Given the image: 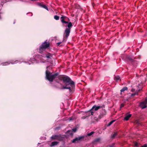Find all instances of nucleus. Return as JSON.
I'll list each match as a JSON object with an SVG mask.
<instances>
[{"label":"nucleus","instance_id":"f257e3e1","mask_svg":"<svg viewBox=\"0 0 147 147\" xmlns=\"http://www.w3.org/2000/svg\"><path fill=\"white\" fill-rule=\"evenodd\" d=\"M65 85L61 88L57 87L61 90L64 89H69V92H72L73 88L75 87V83L70 78L67 76H65L63 81Z\"/></svg>","mask_w":147,"mask_h":147},{"label":"nucleus","instance_id":"f03ea898","mask_svg":"<svg viewBox=\"0 0 147 147\" xmlns=\"http://www.w3.org/2000/svg\"><path fill=\"white\" fill-rule=\"evenodd\" d=\"M46 77L45 78L47 80L50 82H52L53 81L54 79L59 75L58 73H55L53 74H52V73L47 70L45 72Z\"/></svg>","mask_w":147,"mask_h":147},{"label":"nucleus","instance_id":"7ed1b4c3","mask_svg":"<svg viewBox=\"0 0 147 147\" xmlns=\"http://www.w3.org/2000/svg\"><path fill=\"white\" fill-rule=\"evenodd\" d=\"M72 26V24L71 22H70L67 25L65 26L66 27H67V28H66L64 31L63 35L64 38L67 39L68 37L70 32Z\"/></svg>","mask_w":147,"mask_h":147},{"label":"nucleus","instance_id":"20e7f679","mask_svg":"<svg viewBox=\"0 0 147 147\" xmlns=\"http://www.w3.org/2000/svg\"><path fill=\"white\" fill-rule=\"evenodd\" d=\"M47 41V40L45 41L39 47L38 50L39 53H42L46 49L49 47V43Z\"/></svg>","mask_w":147,"mask_h":147},{"label":"nucleus","instance_id":"39448f33","mask_svg":"<svg viewBox=\"0 0 147 147\" xmlns=\"http://www.w3.org/2000/svg\"><path fill=\"white\" fill-rule=\"evenodd\" d=\"M51 138L52 140H56L59 141H62L63 140L64 137L61 135H53L51 136Z\"/></svg>","mask_w":147,"mask_h":147},{"label":"nucleus","instance_id":"423d86ee","mask_svg":"<svg viewBox=\"0 0 147 147\" xmlns=\"http://www.w3.org/2000/svg\"><path fill=\"white\" fill-rule=\"evenodd\" d=\"M61 21V23L63 24H67V25L69 22V19L66 16L63 15H62V16L60 18Z\"/></svg>","mask_w":147,"mask_h":147},{"label":"nucleus","instance_id":"0eeeda50","mask_svg":"<svg viewBox=\"0 0 147 147\" xmlns=\"http://www.w3.org/2000/svg\"><path fill=\"white\" fill-rule=\"evenodd\" d=\"M84 138V136H81L78 137H76L71 141V142L73 143H78L82 141Z\"/></svg>","mask_w":147,"mask_h":147},{"label":"nucleus","instance_id":"6e6552de","mask_svg":"<svg viewBox=\"0 0 147 147\" xmlns=\"http://www.w3.org/2000/svg\"><path fill=\"white\" fill-rule=\"evenodd\" d=\"M147 98H146L145 100L141 102L140 104V107L142 109H144L147 107Z\"/></svg>","mask_w":147,"mask_h":147},{"label":"nucleus","instance_id":"1a4fd4ad","mask_svg":"<svg viewBox=\"0 0 147 147\" xmlns=\"http://www.w3.org/2000/svg\"><path fill=\"white\" fill-rule=\"evenodd\" d=\"M106 114V111L105 109H102L100 111V115L98 116V118L100 119Z\"/></svg>","mask_w":147,"mask_h":147},{"label":"nucleus","instance_id":"9d476101","mask_svg":"<svg viewBox=\"0 0 147 147\" xmlns=\"http://www.w3.org/2000/svg\"><path fill=\"white\" fill-rule=\"evenodd\" d=\"M102 106H96V105H94L92 107L91 109L92 110V111H93V110L96 111L100 108H102Z\"/></svg>","mask_w":147,"mask_h":147},{"label":"nucleus","instance_id":"9b49d317","mask_svg":"<svg viewBox=\"0 0 147 147\" xmlns=\"http://www.w3.org/2000/svg\"><path fill=\"white\" fill-rule=\"evenodd\" d=\"M94 112L91 109L90 110L86 112V116L87 117L91 116V115H93Z\"/></svg>","mask_w":147,"mask_h":147},{"label":"nucleus","instance_id":"f8f14e48","mask_svg":"<svg viewBox=\"0 0 147 147\" xmlns=\"http://www.w3.org/2000/svg\"><path fill=\"white\" fill-rule=\"evenodd\" d=\"M52 57V55L50 53H48L47 54H46L44 55V56H43V57H46L48 59H50Z\"/></svg>","mask_w":147,"mask_h":147},{"label":"nucleus","instance_id":"ddd939ff","mask_svg":"<svg viewBox=\"0 0 147 147\" xmlns=\"http://www.w3.org/2000/svg\"><path fill=\"white\" fill-rule=\"evenodd\" d=\"M65 76L66 75H59L58 76V78L59 80H63V81Z\"/></svg>","mask_w":147,"mask_h":147},{"label":"nucleus","instance_id":"4468645a","mask_svg":"<svg viewBox=\"0 0 147 147\" xmlns=\"http://www.w3.org/2000/svg\"><path fill=\"white\" fill-rule=\"evenodd\" d=\"M58 142L57 141H54L52 142L50 146H54L57 145L58 143Z\"/></svg>","mask_w":147,"mask_h":147},{"label":"nucleus","instance_id":"2eb2a0df","mask_svg":"<svg viewBox=\"0 0 147 147\" xmlns=\"http://www.w3.org/2000/svg\"><path fill=\"white\" fill-rule=\"evenodd\" d=\"M117 135V132H114L113 134L111 135V138L112 139L114 138Z\"/></svg>","mask_w":147,"mask_h":147},{"label":"nucleus","instance_id":"dca6fc26","mask_svg":"<svg viewBox=\"0 0 147 147\" xmlns=\"http://www.w3.org/2000/svg\"><path fill=\"white\" fill-rule=\"evenodd\" d=\"M40 6L44 8V9H46V10H47L48 11L49 10H48V9L47 8V6L45 5H44V4H40Z\"/></svg>","mask_w":147,"mask_h":147},{"label":"nucleus","instance_id":"f3484780","mask_svg":"<svg viewBox=\"0 0 147 147\" xmlns=\"http://www.w3.org/2000/svg\"><path fill=\"white\" fill-rule=\"evenodd\" d=\"M124 120L125 121H128L129 120V113H127L126 114V116L124 119Z\"/></svg>","mask_w":147,"mask_h":147},{"label":"nucleus","instance_id":"a211bd4d","mask_svg":"<svg viewBox=\"0 0 147 147\" xmlns=\"http://www.w3.org/2000/svg\"><path fill=\"white\" fill-rule=\"evenodd\" d=\"M114 80L115 81H117L120 79V77L119 76H115L114 78Z\"/></svg>","mask_w":147,"mask_h":147},{"label":"nucleus","instance_id":"6ab92c4d","mask_svg":"<svg viewBox=\"0 0 147 147\" xmlns=\"http://www.w3.org/2000/svg\"><path fill=\"white\" fill-rule=\"evenodd\" d=\"M140 90H137L136 91V92H134L133 93H132V94H131V96H134L136 94H137V92Z\"/></svg>","mask_w":147,"mask_h":147},{"label":"nucleus","instance_id":"aec40b11","mask_svg":"<svg viewBox=\"0 0 147 147\" xmlns=\"http://www.w3.org/2000/svg\"><path fill=\"white\" fill-rule=\"evenodd\" d=\"M128 88L127 87H125L123 88L121 90V92H123L125 90H127Z\"/></svg>","mask_w":147,"mask_h":147},{"label":"nucleus","instance_id":"412c9836","mask_svg":"<svg viewBox=\"0 0 147 147\" xmlns=\"http://www.w3.org/2000/svg\"><path fill=\"white\" fill-rule=\"evenodd\" d=\"M100 140V138H97L96 139H95L94 141V142H99Z\"/></svg>","mask_w":147,"mask_h":147},{"label":"nucleus","instance_id":"4be33fe9","mask_svg":"<svg viewBox=\"0 0 147 147\" xmlns=\"http://www.w3.org/2000/svg\"><path fill=\"white\" fill-rule=\"evenodd\" d=\"M94 132L93 131H92L90 132V133H89L87 134V136H92V134H93L94 133Z\"/></svg>","mask_w":147,"mask_h":147},{"label":"nucleus","instance_id":"5701e85b","mask_svg":"<svg viewBox=\"0 0 147 147\" xmlns=\"http://www.w3.org/2000/svg\"><path fill=\"white\" fill-rule=\"evenodd\" d=\"M115 120H113V121H110L108 124L107 126H110L114 122H115Z\"/></svg>","mask_w":147,"mask_h":147},{"label":"nucleus","instance_id":"b1692460","mask_svg":"<svg viewBox=\"0 0 147 147\" xmlns=\"http://www.w3.org/2000/svg\"><path fill=\"white\" fill-rule=\"evenodd\" d=\"M59 17L57 16H54V18L56 20H58L59 19Z\"/></svg>","mask_w":147,"mask_h":147},{"label":"nucleus","instance_id":"393cba45","mask_svg":"<svg viewBox=\"0 0 147 147\" xmlns=\"http://www.w3.org/2000/svg\"><path fill=\"white\" fill-rule=\"evenodd\" d=\"M10 63H9L8 62H6L2 63V64L3 65H7L10 64Z\"/></svg>","mask_w":147,"mask_h":147},{"label":"nucleus","instance_id":"a878e982","mask_svg":"<svg viewBox=\"0 0 147 147\" xmlns=\"http://www.w3.org/2000/svg\"><path fill=\"white\" fill-rule=\"evenodd\" d=\"M72 130L73 132H75L76 131L77 129L76 128H73Z\"/></svg>","mask_w":147,"mask_h":147},{"label":"nucleus","instance_id":"bb28decb","mask_svg":"<svg viewBox=\"0 0 147 147\" xmlns=\"http://www.w3.org/2000/svg\"><path fill=\"white\" fill-rule=\"evenodd\" d=\"M87 118V117H86V115H85V116H84L82 117L81 118V119H86Z\"/></svg>","mask_w":147,"mask_h":147},{"label":"nucleus","instance_id":"cd10ccee","mask_svg":"<svg viewBox=\"0 0 147 147\" xmlns=\"http://www.w3.org/2000/svg\"><path fill=\"white\" fill-rule=\"evenodd\" d=\"M147 147V144H145L143 146H141V147Z\"/></svg>","mask_w":147,"mask_h":147},{"label":"nucleus","instance_id":"c85d7f7f","mask_svg":"<svg viewBox=\"0 0 147 147\" xmlns=\"http://www.w3.org/2000/svg\"><path fill=\"white\" fill-rule=\"evenodd\" d=\"M135 145L136 146L138 147V144L137 142H136L135 144Z\"/></svg>","mask_w":147,"mask_h":147},{"label":"nucleus","instance_id":"c756f323","mask_svg":"<svg viewBox=\"0 0 147 147\" xmlns=\"http://www.w3.org/2000/svg\"><path fill=\"white\" fill-rule=\"evenodd\" d=\"M124 106V105L123 104H121L120 106V108H121L123 107Z\"/></svg>","mask_w":147,"mask_h":147},{"label":"nucleus","instance_id":"7c9ffc66","mask_svg":"<svg viewBox=\"0 0 147 147\" xmlns=\"http://www.w3.org/2000/svg\"><path fill=\"white\" fill-rule=\"evenodd\" d=\"M131 91L132 92H135V89L133 88L131 90Z\"/></svg>","mask_w":147,"mask_h":147},{"label":"nucleus","instance_id":"2f4dec72","mask_svg":"<svg viewBox=\"0 0 147 147\" xmlns=\"http://www.w3.org/2000/svg\"><path fill=\"white\" fill-rule=\"evenodd\" d=\"M114 145V144H113L112 145H110V147H113Z\"/></svg>","mask_w":147,"mask_h":147},{"label":"nucleus","instance_id":"473e14b6","mask_svg":"<svg viewBox=\"0 0 147 147\" xmlns=\"http://www.w3.org/2000/svg\"><path fill=\"white\" fill-rule=\"evenodd\" d=\"M61 43V42H58L57 43V45L58 46H59Z\"/></svg>","mask_w":147,"mask_h":147},{"label":"nucleus","instance_id":"72a5a7b5","mask_svg":"<svg viewBox=\"0 0 147 147\" xmlns=\"http://www.w3.org/2000/svg\"><path fill=\"white\" fill-rule=\"evenodd\" d=\"M94 3H92V6H93V7H94Z\"/></svg>","mask_w":147,"mask_h":147},{"label":"nucleus","instance_id":"f704fd0d","mask_svg":"<svg viewBox=\"0 0 147 147\" xmlns=\"http://www.w3.org/2000/svg\"><path fill=\"white\" fill-rule=\"evenodd\" d=\"M71 131H71V130H68V131H67V132L68 133H69V132H71Z\"/></svg>","mask_w":147,"mask_h":147},{"label":"nucleus","instance_id":"c9c22d12","mask_svg":"<svg viewBox=\"0 0 147 147\" xmlns=\"http://www.w3.org/2000/svg\"><path fill=\"white\" fill-rule=\"evenodd\" d=\"M131 114H129V118H130V117H131Z\"/></svg>","mask_w":147,"mask_h":147},{"label":"nucleus","instance_id":"e433bc0d","mask_svg":"<svg viewBox=\"0 0 147 147\" xmlns=\"http://www.w3.org/2000/svg\"><path fill=\"white\" fill-rule=\"evenodd\" d=\"M39 56H40V58H41V57H42V56H41V55H39Z\"/></svg>","mask_w":147,"mask_h":147},{"label":"nucleus","instance_id":"4c0bfd02","mask_svg":"<svg viewBox=\"0 0 147 147\" xmlns=\"http://www.w3.org/2000/svg\"><path fill=\"white\" fill-rule=\"evenodd\" d=\"M72 120V119H71V118H70V120Z\"/></svg>","mask_w":147,"mask_h":147},{"label":"nucleus","instance_id":"58836bf2","mask_svg":"<svg viewBox=\"0 0 147 147\" xmlns=\"http://www.w3.org/2000/svg\"><path fill=\"white\" fill-rule=\"evenodd\" d=\"M11 64H13V63H12V62H11L10 63Z\"/></svg>","mask_w":147,"mask_h":147},{"label":"nucleus","instance_id":"ea45409f","mask_svg":"<svg viewBox=\"0 0 147 147\" xmlns=\"http://www.w3.org/2000/svg\"><path fill=\"white\" fill-rule=\"evenodd\" d=\"M1 19V16L0 15V19Z\"/></svg>","mask_w":147,"mask_h":147},{"label":"nucleus","instance_id":"a19ab883","mask_svg":"<svg viewBox=\"0 0 147 147\" xmlns=\"http://www.w3.org/2000/svg\"><path fill=\"white\" fill-rule=\"evenodd\" d=\"M56 82H57V83H59V82L58 81H56Z\"/></svg>","mask_w":147,"mask_h":147},{"label":"nucleus","instance_id":"79ce46f5","mask_svg":"<svg viewBox=\"0 0 147 147\" xmlns=\"http://www.w3.org/2000/svg\"><path fill=\"white\" fill-rule=\"evenodd\" d=\"M129 61L130 60V58H129Z\"/></svg>","mask_w":147,"mask_h":147},{"label":"nucleus","instance_id":"37998d69","mask_svg":"<svg viewBox=\"0 0 147 147\" xmlns=\"http://www.w3.org/2000/svg\"><path fill=\"white\" fill-rule=\"evenodd\" d=\"M16 61H16L15 62H16Z\"/></svg>","mask_w":147,"mask_h":147}]
</instances>
